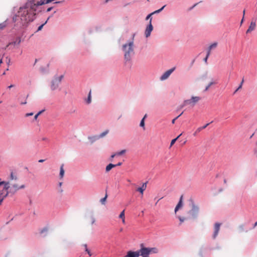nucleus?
<instances>
[{
	"mask_svg": "<svg viewBox=\"0 0 257 257\" xmlns=\"http://www.w3.org/2000/svg\"><path fill=\"white\" fill-rule=\"evenodd\" d=\"M32 7L29 10L27 7L20 8L17 15L14 17L13 21L20 23V24L23 26L33 21L36 14L34 12L32 13Z\"/></svg>",
	"mask_w": 257,
	"mask_h": 257,
	"instance_id": "obj_1",
	"label": "nucleus"
},
{
	"mask_svg": "<svg viewBox=\"0 0 257 257\" xmlns=\"http://www.w3.org/2000/svg\"><path fill=\"white\" fill-rule=\"evenodd\" d=\"M133 36V40L123 44L122 46V50L124 53V58L126 61H130L132 56L134 54V43Z\"/></svg>",
	"mask_w": 257,
	"mask_h": 257,
	"instance_id": "obj_2",
	"label": "nucleus"
},
{
	"mask_svg": "<svg viewBox=\"0 0 257 257\" xmlns=\"http://www.w3.org/2000/svg\"><path fill=\"white\" fill-rule=\"evenodd\" d=\"M63 78V75L60 76H55L54 77V78L51 81L50 85V88L52 90H55L58 88L59 85L60 84Z\"/></svg>",
	"mask_w": 257,
	"mask_h": 257,
	"instance_id": "obj_3",
	"label": "nucleus"
},
{
	"mask_svg": "<svg viewBox=\"0 0 257 257\" xmlns=\"http://www.w3.org/2000/svg\"><path fill=\"white\" fill-rule=\"evenodd\" d=\"M141 246H142V257H149L150 253H156L158 252V249L156 247H146L143 246V244Z\"/></svg>",
	"mask_w": 257,
	"mask_h": 257,
	"instance_id": "obj_4",
	"label": "nucleus"
},
{
	"mask_svg": "<svg viewBox=\"0 0 257 257\" xmlns=\"http://www.w3.org/2000/svg\"><path fill=\"white\" fill-rule=\"evenodd\" d=\"M200 99L199 96H193L189 99L184 101L183 105L188 107L194 106Z\"/></svg>",
	"mask_w": 257,
	"mask_h": 257,
	"instance_id": "obj_5",
	"label": "nucleus"
},
{
	"mask_svg": "<svg viewBox=\"0 0 257 257\" xmlns=\"http://www.w3.org/2000/svg\"><path fill=\"white\" fill-rule=\"evenodd\" d=\"M199 208L194 202L192 203L191 209L188 212L189 217L192 218H195L197 217L199 213Z\"/></svg>",
	"mask_w": 257,
	"mask_h": 257,
	"instance_id": "obj_6",
	"label": "nucleus"
},
{
	"mask_svg": "<svg viewBox=\"0 0 257 257\" xmlns=\"http://www.w3.org/2000/svg\"><path fill=\"white\" fill-rule=\"evenodd\" d=\"M9 182L6 184V185L4 186V189L1 191L0 193V205L4 200V199L8 195L9 192L8 189L10 188Z\"/></svg>",
	"mask_w": 257,
	"mask_h": 257,
	"instance_id": "obj_7",
	"label": "nucleus"
},
{
	"mask_svg": "<svg viewBox=\"0 0 257 257\" xmlns=\"http://www.w3.org/2000/svg\"><path fill=\"white\" fill-rule=\"evenodd\" d=\"M153 27L152 24V19H151V20H150L149 24L147 26L145 30V34L147 38L149 37L150 36L151 32L153 31Z\"/></svg>",
	"mask_w": 257,
	"mask_h": 257,
	"instance_id": "obj_8",
	"label": "nucleus"
},
{
	"mask_svg": "<svg viewBox=\"0 0 257 257\" xmlns=\"http://www.w3.org/2000/svg\"><path fill=\"white\" fill-rule=\"evenodd\" d=\"M175 68H173L172 69H170L168 70H167L166 72H165L160 77L161 80H164L167 79L170 75L171 74V73L174 71Z\"/></svg>",
	"mask_w": 257,
	"mask_h": 257,
	"instance_id": "obj_9",
	"label": "nucleus"
},
{
	"mask_svg": "<svg viewBox=\"0 0 257 257\" xmlns=\"http://www.w3.org/2000/svg\"><path fill=\"white\" fill-rule=\"evenodd\" d=\"M221 225L220 223H216L214 225V232L213 235V237L214 238H216V237L217 236L218 233L219 232V229H220V226Z\"/></svg>",
	"mask_w": 257,
	"mask_h": 257,
	"instance_id": "obj_10",
	"label": "nucleus"
},
{
	"mask_svg": "<svg viewBox=\"0 0 257 257\" xmlns=\"http://www.w3.org/2000/svg\"><path fill=\"white\" fill-rule=\"evenodd\" d=\"M147 183H144L142 185V186L141 187H139L137 189V191L139 192L142 195H143L144 191L147 188Z\"/></svg>",
	"mask_w": 257,
	"mask_h": 257,
	"instance_id": "obj_11",
	"label": "nucleus"
},
{
	"mask_svg": "<svg viewBox=\"0 0 257 257\" xmlns=\"http://www.w3.org/2000/svg\"><path fill=\"white\" fill-rule=\"evenodd\" d=\"M255 26H256L255 22L251 21L250 24L248 29L246 31V33H250L251 31H252L253 30H254L255 28Z\"/></svg>",
	"mask_w": 257,
	"mask_h": 257,
	"instance_id": "obj_12",
	"label": "nucleus"
},
{
	"mask_svg": "<svg viewBox=\"0 0 257 257\" xmlns=\"http://www.w3.org/2000/svg\"><path fill=\"white\" fill-rule=\"evenodd\" d=\"M25 187L24 185H22L21 186H18L17 184H14L12 185V188L11 189L12 190L13 192H15L17 190H19L20 189H22Z\"/></svg>",
	"mask_w": 257,
	"mask_h": 257,
	"instance_id": "obj_13",
	"label": "nucleus"
},
{
	"mask_svg": "<svg viewBox=\"0 0 257 257\" xmlns=\"http://www.w3.org/2000/svg\"><path fill=\"white\" fill-rule=\"evenodd\" d=\"M182 201H183V196L182 195L180 197V200H179L178 204L177 205V206L175 207V212H176L179 210V209L182 206V205H183Z\"/></svg>",
	"mask_w": 257,
	"mask_h": 257,
	"instance_id": "obj_14",
	"label": "nucleus"
},
{
	"mask_svg": "<svg viewBox=\"0 0 257 257\" xmlns=\"http://www.w3.org/2000/svg\"><path fill=\"white\" fill-rule=\"evenodd\" d=\"M142 246H141V248L139 250L136 251H133L132 253L134 255V257H139L140 255L142 256Z\"/></svg>",
	"mask_w": 257,
	"mask_h": 257,
	"instance_id": "obj_15",
	"label": "nucleus"
},
{
	"mask_svg": "<svg viewBox=\"0 0 257 257\" xmlns=\"http://www.w3.org/2000/svg\"><path fill=\"white\" fill-rule=\"evenodd\" d=\"M119 218H121L122 220V222L123 224H125V214H124V210H123L119 214Z\"/></svg>",
	"mask_w": 257,
	"mask_h": 257,
	"instance_id": "obj_16",
	"label": "nucleus"
},
{
	"mask_svg": "<svg viewBox=\"0 0 257 257\" xmlns=\"http://www.w3.org/2000/svg\"><path fill=\"white\" fill-rule=\"evenodd\" d=\"M88 139L90 141L91 143L92 144V143H94V142H95L98 139H99V137L98 136H92V137H89L88 138Z\"/></svg>",
	"mask_w": 257,
	"mask_h": 257,
	"instance_id": "obj_17",
	"label": "nucleus"
},
{
	"mask_svg": "<svg viewBox=\"0 0 257 257\" xmlns=\"http://www.w3.org/2000/svg\"><path fill=\"white\" fill-rule=\"evenodd\" d=\"M64 165L62 164L60 167V178L61 179H62L64 175V170L63 169Z\"/></svg>",
	"mask_w": 257,
	"mask_h": 257,
	"instance_id": "obj_18",
	"label": "nucleus"
},
{
	"mask_svg": "<svg viewBox=\"0 0 257 257\" xmlns=\"http://www.w3.org/2000/svg\"><path fill=\"white\" fill-rule=\"evenodd\" d=\"M116 165H114V164H108L106 167L105 169V171L106 172H109L112 168L115 167Z\"/></svg>",
	"mask_w": 257,
	"mask_h": 257,
	"instance_id": "obj_19",
	"label": "nucleus"
},
{
	"mask_svg": "<svg viewBox=\"0 0 257 257\" xmlns=\"http://www.w3.org/2000/svg\"><path fill=\"white\" fill-rule=\"evenodd\" d=\"M28 95H27L26 97L25 96H24V100H23V99H22L21 98H18V100L19 101V102H20V104H25L27 103V98L28 97Z\"/></svg>",
	"mask_w": 257,
	"mask_h": 257,
	"instance_id": "obj_20",
	"label": "nucleus"
},
{
	"mask_svg": "<svg viewBox=\"0 0 257 257\" xmlns=\"http://www.w3.org/2000/svg\"><path fill=\"white\" fill-rule=\"evenodd\" d=\"M91 91L90 90L89 92L88 97L86 99V102L87 104H89L91 102Z\"/></svg>",
	"mask_w": 257,
	"mask_h": 257,
	"instance_id": "obj_21",
	"label": "nucleus"
},
{
	"mask_svg": "<svg viewBox=\"0 0 257 257\" xmlns=\"http://www.w3.org/2000/svg\"><path fill=\"white\" fill-rule=\"evenodd\" d=\"M140 126L143 128L144 130H145V118H143L141 121L140 123Z\"/></svg>",
	"mask_w": 257,
	"mask_h": 257,
	"instance_id": "obj_22",
	"label": "nucleus"
},
{
	"mask_svg": "<svg viewBox=\"0 0 257 257\" xmlns=\"http://www.w3.org/2000/svg\"><path fill=\"white\" fill-rule=\"evenodd\" d=\"M108 132H109V130H107L105 132L100 134L99 136H98L99 137V139L104 137L105 135H106L108 133Z\"/></svg>",
	"mask_w": 257,
	"mask_h": 257,
	"instance_id": "obj_23",
	"label": "nucleus"
},
{
	"mask_svg": "<svg viewBox=\"0 0 257 257\" xmlns=\"http://www.w3.org/2000/svg\"><path fill=\"white\" fill-rule=\"evenodd\" d=\"M182 135V134H181L180 135H179L176 138L174 139H173L171 142V144H170V147H171L176 142V141L178 140V139Z\"/></svg>",
	"mask_w": 257,
	"mask_h": 257,
	"instance_id": "obj_24",
	"label": "nucleus"
},
{
	"mask_svg": "<svg viewBox=\"0 0 257 257\" xmlns=\"http://www.w3.org/2000/svg\"><path fill=\"white\" fill-rule=\"evenodd\" d=\"M217 43L215 42V43H214L212 44L211 45H210L209 46L208 48H209V49L212 50V49H215V48L217 47Z\"/></svg>",
	"mask_w": 257,
	"mask_h": 257,
	"instance_id": "obj_25",
	"label": "nucleus"
},
{
	"mask_svg": "<svg viewBox=\"0 0 257 257\" xmlns=\"http://www.w3.org/2000/svg\"><path fill=\"white\" fill-rule=\"evenodd\" d=\"M202 130V128L201 127H198L197 128V130L195 131V132L193 134V136L194 137L196 136Z\"/></svg>",
	"mask_w": 257,
	"mask_h": 257,
	"instance_id": "obj_26",
	"label": "nucleus"
},
{
	"mask_svg": "<svg viewBox=\"0 0 257 257\" xmlns=\"http://www.w3.org/2000/svg\"><path fill=\"white\" fill-rule=\"evenodd\" d=\"M165 6H166L165 5L163 7H162L161 9H159L158 10H156L155 12L152 13V14L154 15V14L159 13L160 12H161L164 9V8L165 7Z\"/></svg>",
	"mask_w": 257,
	"mask_h": 257,
	"instance_id": "obj_27",
	"label": "nucleus"
},
{
	"mask_svg": "<svg viewBox=\"0 0 257 257\" xmlns=\"http://www.w3.org/2000/svg\"><path fill=\"white\" fill-rule=\"evenodd\" d=\"M107 197V195L106 194L104 197L100 199V202L102 204H104Z\"/></svg>",
	"mask_w": 257,
	"mask_h": 257,
	"instance_id": "obj_28",
	"label": "nucleus"
},
{
	"mask_svg": "<svg viewBox=\"0 0 257 257\" xmlns=\"http://www.w3.org/2000/svg\"><path fill=\"white\" fill-rule=\"evenodd\" d=\"M123 257H134L132 253V251H128L127 252V254Z\"/></svg>",
	"mask_w": 257,
	"mask_h": 257,
	"instance_id": "obj_29",
	"label": "nucleus"
},
{
	"mask_svg": "<svg viewBox=\"0 0 257 257\" xmlns=\"http://www.w3.org/2000/svg\"><path fill=\"white\" fill-rule=\"evenodd\" d=\"M49 18H50V17H49V18L47 19V21H46L44 24H43L42 25H41V26H40L38 27V31H40V30H42V29L43 28V26H44V25H45L47 23V22H48V20L49 19Z\"/></svg>",
	"mask_w": 257,
	"mask_h": 257,
	"instance_id": "obj_30",
	"label": "nucleus"
},
{
	"mask_svg": "<svg viewBox=\"0 0 257 257\" xmlns=\"http://www.w3.org/2000/svg\"><path fill=\"white\" fill-rule=\"evenodd\" d=\"M41 113H36L35 116H34V117L32 119H30V120L33 121L34 120H36L38 116L39 115V114H40Z\"/></svg>",
	"mask_w": 257,
	"mask_h": 257,
	"instance_id": "obj_31",
	"label": "nucleus"
},
{
	"mask_svg": "<svg viewBox=\"0 0 257 257\" xmlns=\"http://www.w3.org/2000/svg\"><path fill=\"white\" fill-rule=\"evenodd\" d=\"M215 82H210L208 85L206 87L205 91H207L208 90L209 88L213 84H215Z\"/></svg>",
	"mask_w": 257,
	"mask_h": 257,
	"instance_id": "obj_32",
	"label": "nucleus"
},
{
	"mask_svg": "<svg viewBox=\"0 0 257 257\" xmlns=\"http://www.w3.org/2000/svg\"><path fill=\"white\" fill-rule=\"evenodd\" d=\"M125 153V150H123L119 152H117L116 153V155L117 156H120V155H123V154H124Z\"/></svg>",
	"mask_w": 257,
	"mask_h": 257,
	"instance_id": "obj_33",
	"label": "nucleus"
},
{
	"mask_svg": "<svg viewBox=\"0 0 257 257\" xmlns=\"http://www.w3.org/2000/svg\"><path fill=\"white\" fill-rule=\"evenodd\" d=\"M11 180H17V177L14 175L13 172L11 174Z\"/></svg>",
	"mask_w": 257,
	"mask_h": 257,
	"instance_id": "obj_34",
	"label": "nucleus"
},
{
	"mask_svg": "<svg viewBox=\"0 0 257 257\" xmlns=\"http://www.w3.org/2000/svg\"><path fill=\"white\" fill-rule=\"evenodd\" d=\"M243 82H244V79L243 78V79H242V81H241V82H240V85H239V86H238V89H241V87H242V84H243Z\"/></svg>",
	"mask_w": 257,
	"mask_h": 257,
	"instance_id": "obj_35",
	"label": "nucleus"
},
{
	"mask_svg": "<svg viewBox=\"0 0 257 257\" xmlns=\"http://www.w3.org/2000/svg\"><path fill=\"white\" fill-rule=\"evenodd\" d=\"M182 114V113H181L180 115H178V116H177L176 118H174V119L172 120V123H175V120H176L177 119H178V118H179V117L181 116V114Z\"/></svg>",
	"mask_w": 257,
	"mask_h": 257,
	"instance_id": "obj_36",
	"label": "nucleus"
},
{
	"mask_svg": "<svg viewBox=\"0 0 257 257\" xmlns=\"http://www.w3.org/2000/svg\"><path fill=\"white\" fill-rule=\"evenodd\" d=\"M178 218H179V219L180 220V221L181 223L183 222L185 220V218H184V217H180H180H178Z\"/></svg>",
	"mask_w": 257,
	"mask_h": 257,
	"instance_id": "obj_37",
	"label": "nucleus"
},
{
	"mask_svg": "<svg viewBox=\"0 0 257 257\" xmlns=\"http://www.w3.org/2000/svg\"><path fill=\"white\" fill-rule=\"evenodd\" d=\"M212 122L213 121H212L211 122V123H212ZM210 123V122L206 124L205 125H204L203 126H201V127L202 128V130H203V129L205 128Z\"/></svg>",
	"mask_w": 257,
	"mask_h": 257,
	"instance_id": "obj_38",
	"label": "nucleus"
},
{
	"mask_svg": "<svg viewBox=\"0 0 257 257\" xmlns=\"http://www.w3.org/2000/svg\"><path fill=\"white\" fill-rule=\"evenodd\" d=\"M152 15H153L152 14V13H151L150 14L148 15L147 16V17H146V20H149V19H151V16H152Z\"/></svg>",
	"mask_w": 257,
	"mask_h": 257,
	"instance_id": "obj_39",
	"label": "nucleus"
},
{
	"mask_svg": "<svg viewBox=\"0 0 257 257\" xmlns=\"http://www.w3.org/2000/svg\"><path fill=\"white\" fill-rule=\"evenodd\" d=\"M211 49H209V48H208L207 53V55H206L207 56H210V53H211Z\"/></svg>",
	"mask_w": 257,
	"mask_h": 257,
	"instance_id": "obj_40",
	"label": "nucleus"
},
{
	"mask_svg": "<svg viewBox=\"0 0 257 257\" xmlns=\"http://www.w3.org/2000/svg\"><path fill=\"white\" fill-rule=\"evenodd\" d=\"M87 252V253L88 254V255L91 256L92 255V253H91L90 251L88 249H86V250L85 251Z\"/></svg>",
	"mask_w": 257,
	"mask_h": 257,
	"instance_id": "obj_41",
	"label": "nucleus"
},
{
	"mask_svg": "<svg viewBox=\"0 0 257 257\" xmlns=\"http://www.w3.org/2000/svg\"><path fill=\"white\" fill-rule=\"evenodd\" d=\"M34 113H26L25 117H29L33 115Z\"/></svg>",
	"mask_w": 257,
	"mask_h": 257,
	"instance_id": "obj_42",
	"label": "nucleus"
},
{
	"mask_svg": "<svg viewBox=\"0 0 257 257\" xmlns=\"http://www.w3.org/2000/svg\"><path fill=\"white\" fill-rule=\"evenodd\" d=\"M245 10H244L243 11V18H242V20H241V24L242 23L243 21L244 16V15H245Z\"/></svg>",
	"mask_w": 257,
	"mask_h": 257,
	"instance_id": "obj_43",
	"label": "nucleus"
},
{
	"mask_svg": "<svg viewBox=\"0 0 257 257\" xmlns=\"http://www.w3.org/2000/svg\"><path fill=\"white\" fill-rule=\"evenodd\" d=\"M208 57H209V56H207L206 55V57L204 59V62H205L206 63H207V59H208Z\"/></svg>",
	"mask_w": 257,
	"mask_h": 257,
	"instance_id": "obj_44",
	"label": "nucleus"
},
{
	"mask_svg": "<svg viewBox=\"0 0 257 257\" xmlns=\"http://www.w3.org/2000/svg\"><path fill=\"white\" fill-rule=\"evenodd\" d=\"M82 246L84 247L85 251L86 250V249H88L87 248V245L86 244H84L82 245Z\"/></svg>",
	"mask_w": 257,
	"mask_h": 257,
	"instance_id": "obj_45",
	"label": "nucleus"
},
{
	"mask_svg": "<svg viewBox=\"0 0 257 257\" xmlns=\"http://www.w3.org/2000/svg\"><path fill=\"white\" fill-rule=\"evenodd\" d=\"M52 9H53L52 7H50V8H48L47 10V12H50Z\"/></svg>",
	"mask_w": 257,
	"mask_h": 257,
	"instance_id": "obj_46",
	"label": "nucleus"
},
{
	"mask_svg": "<svg viewBox=\"0 0 257 257\" xmlns=\"http://www.w3.org/2000/svg\"><path fill=\"white\" fill-rule=\"evenodd\" d=\"M116 156V153L115 154H112L111 156V160L115 156Z\"/></svg>",
	"mask_w": 257,
	"mask_h": 257,
	"instance_id": "obj_47",
	"label": "nucleus"
},
{
	"mask_svg": "<svg viewBox=\"0 0 257 257\" xmlns=\"http://www.w3.org/2000/svg\"><path fill=\"white\" fill-rule=\"evenodd\" d=\"M197 3L195 4L193 6H192L191 8L189 9V10H192L193 8H194L195 7H196L197 5Z\"/></svg>",
	"mask_w": 257,
	"mask_h": 257,
	"instance_id": "obj_48",
	"label": "nucleus"
},
{
	"mask_svg": "<svg viewBox=\"0 0 257 257\" xmlns=\"http://www.w3.org/2000/svg\"><path fill=\"white\" fill-rule=\"evenodd\" d=\"M121 165H122V163L119 162V163H118V164H115V165H116V166H121Z\"/></svg>",
	"mask_w": 257,
	"mask_h": 257,
	"instance_id": "obj_49",
	"label": "nucleus"
},
{
	"mask_svg": "<svg viewBox=\"0 0 257 257\" xmlns=\"http://www.w3.org/2000/svg\"><path fill=\"white\" fill-rule=\"evenodd\" d=\"M30 2L32 3H34V5L35 4V2L36 1V0H29ZM35 6L34 5L33 7H34Z\"/></svg>",
	"mask_w": 257,
	"mask_h": 257,
	"instance_id": "obj_50",
	"label": "nucleus"
},
{
	"mask_svg": "<svg viewBox=\"0 0 257 257\" xmlns=\"http://www.w3.org/2000/svg\"><path fill=\"white\" fill-rule=\"evenodd\" d=\"M14 86H15L14 85L12 84V85H11L9 86L8 88H9V89H10V88H12V87H14Z\"/></svg>",
	"mask_w": 257,
	"mask_h": 257,
	"instance_id": "obj_51",
	"label": "nucleus"
},
{
	"mask_svg": "<svg viewBox=\"0 0 257 257\" xmlns=\"http://www.w3.org/2000/svg\"><path fill=\"white\" fill-rule=\"evenodd\" d=\"M44 160H43V159H41V160H39V162L40 163H42V162H44Z\"/></svg>",
	"mask_w": 257,
	"mask_h": 257,
	"instance_id": "obj_52",
	"label": "nucleus"
},
{
	"mask_svg": "<svg viewBox=\"0 0 257 257\" xmlns=\"http://www.w3.org/2000/svg\"><path fill=\"white\" fill-rule=\"evenodd\" d=\"M4 26L2 24L0 25V29H2L4 28Z\"/></svg>",
	"mask_w": 257,
	"mask_h": 257,
	"instance_id": "obj_53",
	"label": "nucleus"
},
{
	"mask_svg": "<svg viewBox=\"0 0 257 257\" xmlns=\"http://www.w3.org/2000/svg\"><path fill=\"white\" fill-rule=\"evenodd\" d=\"M3 63V58H1L0 59V64H1Z\"/></svg>",
	"mask_w": 257,
	"mask_h": 257,
	"instance_id": "obj_54",
	"label": "nucleus"
},
{
	"mask_svg": "<svg viewBox=\"0 0 257 257\" xmlns=\"http://www.w3.org/2000/svg\"><path fill=\"white\" fill-rule=\"evenodd\" d=\"M44 111H45V110L43 109V110H41L39 111L38 112H40V113L44 112Z\"/></svg>",
	"mask_w": 257,
	"mask_h": 257,
	"instance_id": "obj_55",
	"label": "nucleus"
},
{
	"mask_svg": "<svg viewBox=\"0 0 257 257\" xmlns=\"http://www.w3.org/2000/svg\"><path fill=\"white\" fill-rule=\"evenodd\" d=\"M147 114H146L144 115V116L143 117V118H145V119L147 118Z\"/></svg>",
	"mask_w": 257,
	"mask_h": 257,
	"instance_id": "obj_56",
	"label": "nucleus"
},
{
	"mask_svg": "<svg viewBox=\"0 0 257 257\" xmlns=\"http://www.w3.org/2000/svg\"><path fill=\"white\" fill-rule=\"evenodd\" d=\"M62 182H60L59 183V185L60 187H61L62 186Z\"/></svg>",
	"mask_w": 257,
	"mask_h": 257,
	"instance_id": "obj_57",
	"label": "nucleus"
},
{
	"mask_svg": "<svg viewBox=\"0 0 257 257\" xmlns=\"http://www.w3.org/2000/svg\"><path fill=\"white\" fill-rule=\"evenodd\" d=\"M239 89H238V88L236 89V90L234 91V93H236Z\"/></svg>",
	"mask_w": 257,
	"mask_h": 257,
	"instance_id": "obj_58",
	"label": "nucleus"
},
{
	"mask_svg": "<svg viewBox=\"0 0 257 257\" xmlns=\"http://www.w3.org/2000/svg\"><path fill=\"white\" fill-rule=\"evenodd\" d=\"M60 3V2H56L55 3V4H58V3Z\"/></svg>",
	"mask_w": 257,
	"mask_h": 257,
	"instance_id": "obj_59",
	"label": "nucleus"
},
{
	"mask_svg": "<svg viewBox=\"0 0 257 257\" xmlns=\"http://www.w3.org/2000/svg\"><path fill=\"white\" fill-rule=\"evenodd\" d=\"M127 182H131L130 180H127Z\"/></svg>",
	"mask_w": 257,
	"mask_h": 257,
	"instance_id": "obj_60",
	"label": "nucleus"
},
{
	"mask_svg": "<svg viewBox=\"0 0 257 257\" xmlns=\"http://www.w3.org/2000/svg\"><path fill=\"white\" fill-rule=\"evenodd\" d=\"M256 224H257V222L255 223L254 225L255 226V225H256Z\"/></svg>",
	"mask_w": 257,
	"mask_h": 257,
	"instance_id": "obj_61",
	"label": "nucleus"
},
{
	"mask_svg": "<svg viewBox=\"0 0 257 257\" xmlns=\"http://www.w3.org/2000/svg\"><path fill=\"white\" fill-rule=\"evenodd\" d=\"M122 228H121V229H120V231H122Z\"/></svg>",
	"mask_w": 257,
	"mask_h": 257,
	"instance_id": "obj_62",
	"label": "nucleus"
}]
</instances>
